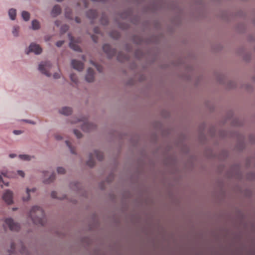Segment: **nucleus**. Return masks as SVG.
Segmentation results:
<instances>
[{
    "mask_svg": "<svg viewBox=\"0 0 255 255\" xmlns=\"http://www.w3.org/2000/svg\"><path fill=\"white\" fill-rule=\"evenodd\" d=\"M29 216L33 222L36 225L43 226L45 224V215L43 209L40 207L33 206L29 213Z\"/></svg>",
    "mask_w": 255,
    "mask_h": 255,
    "instance_id": "obj_1",
    "label": "nucleus"
},
{
    "mask_svg": "<svg viewBox=\"0 0 255 255\" xmlns=\"http://www.w3.org/2000/svg\"><path fill=\"white\" fill-rule=\"evenodd\" d=\"M94 156L96 157L97 159L99 160V161H101L103 159V153L99 151L95 150L93 154L92 153L90 154L89 159L87 162V164L90 167L94 166L95 164V162L94 160L93 159Z\"/></svg>",
    "mask_w": 255,
    "mask_h": 255,
    "instance_id": "obj_2",
    "label": "nucleus"
},
{
    "mask_svg": "<svg viewBox=\"0 0 255 255\" xmlns=\"http://www.w3.org/2000/svg\"><path fill=\"white\" fill-rule=\"evenodd\" d=\"M51 67V64L49 62L46 61L41 63L38 67L39 70L43 74H45L48 77L51 76L49 70Z\"/></svg>",
    "mask_w": 255,
    "mask_h": 255,
    "instance_id": "obj_3",
    "label": "nucleus"
},
{
    "mask_svg": "<svg viewBox=\"0 0 255 255\" xmlns=\"http://www.w3.org/2000/svg\"><path fill=\"white\" fill-rule=\"evenodd\" d=\"M4 222L11 231H17L20 229L19 225L17 223H15L11 218H7L5 220Z\"/></svg>",
    "mask_w": 255,
    "mask_h": 255,
    "instance_id": "obj_4",
    "label": "nucleus"
},
{
    "mask_svg": "<svg viewBox=\"0 0 255 255\" xmlns=\"http://www.w3.org/2000/svg\"><path fill=\"white\" fill-rule=\"evenodd\" d=\"M30 52H33L36 54H39L41 53L42 48L38 44L31 43L29 47L28 50L26 52V53L28 54Z\"/></svg>",
    "mask_w": 255,
    "mask_h": 255,
    "instance_id": "obj_5",
    "label": "nucleus"
},
{
    "mask_svg": "<svg viewBox=\"0 0 255 255\" xmlns=\"http://www.w3.org/2000/svg\"><path fill=\"white\" fill-rule=\"evenodd\" d=\"M103 49L109 58L113 57L116 53V50L112 48L109 44H104L103 46Z\"/></svg>",
    "mask_w": 255,
    "mask_h": 255,
    "instance_id": "obj_6",
    "label": "nucleus"
},
{
    "mask_svg": "<svg viewBox=\"0 0 255 255\" xmlns=\"http://www.w3.org/2000/svg\"><path fill=\"white\" fill-rule=\"evenodd\" d=\"M12 192L9 190H6L3 194L2 198L3 200L7 204H10L12 203Z\"/></svg>",
    "mask_w": 255,
    "mask_h": 255,
    "instance_id": "obj_7",
    "label": "nucleus"
},
{
    "mask_svg": "<svg viewBox=\"0 0 255 255\" xmlns=\"http://www.w3.org/2000/svg\"><path fill=\"white\" fill-rule=\"evenodd\" d=\"M68 36L70 40L69 45L71 48L75 51H81L80 47L77 43H75L74 38L70 34H68Z\"/></svg>",
    "mask_w": 255,
    "mask_h": 255,
    "instance_id": "obj_8",
    "label": "nucleus"
},
{
    "mask_svg": "<svg viewBox=\"0 0 255 255\" xmlns=\"http://www.w3.org/2000/svg\"><path fill=\"white\" fill-rule=\"evenodd\" d=\"M71 65L73 68L78 71H81L84 68V64L82 62L76 60H72Z\"/></svg>",
    "mask_w": 255,
    "mask_h": 255,
    "instance_id": "obj_9",
    "label": "nucleus"
},
{
    "mask_svg": "<svg viewBox=\"0 0 255 255\" xmlns=\"http://www.w3.org/2000/svg\"><path fill=\"white\" fill-rule=\"evenodd\" d=\"M86 80L88 82H93L94 80V71L93 69L89 68L87 70V74L86 76Z\"/></svg>",
    "mask_w": 255,
    "mask_h": 255,
    "instance_id": "obj_10",
    "label": "nucleus"
},
{
    "mask_svg": "<svg viewBox=\"0 0 255 255\" xmlns=\"http://www.w3.org/2000/svg\"><path fill=\"white\" fill-rule=\"evenodd\" d=\"M61 8L58 5H55L52 10L51 13L53 16H56L61 13Z\"/></svg>",
    "mask_w": 255,
    "mask_h": 255,
    "instance_id": "obj_11",
    "label": "nucleus"
},
{
    "mask_svg": "<svg viewBox=\"0 0 255 255\" xmlns=\"http://www.w3.org/2000/svg\"><path fill=\"white\" fill-rule=\"evenodd\" d=\"M87 15L89 18L94 19L97 17L98 13L96 10L91 9L87 11Z\"/></svg>",
    "mask_w": 255,
    "mask_h": 255,
    "instance_id": "obj_12",
    "label": "nucleus"
},
{
    "mask_svg": "<svg viewBox=\"0 0 255 255\" xmlns=\"http://www.w3.org/2000/svg\"><path fill=\"white\" fill-rule=\"evenodd\" d=\"M93 125L89 123H84L82 128L84 131H89L93 128Z\"/></svg>",
    "mask_w": 255,
    "mask_h": 255,
    "instance_id": "obj_13",
    "label": "nucleus"
},
{
    "mask_svg": "<svg viewBox=\"0 0 255 255\" xmlns=\"http://www.w3.org/2000/svg\"><path fill=\"white\" fill-rule=\"evenodd\" d=\"M60 113L64 115H69L72 113V109L69 107H64L60 111Z\"/></svg>",
    "mask_w": 255,
    "mask_h": 255,
    "instance_id": "obj_14",
    "label": "nucleus"
},
{
    "mask_svg": "<svg viewBox=\"0 0 255 255\" xmlns=\"http://www.w3.org/2000/svg\"><path fill=\"white\" fill-rule=\"evenodd\" d=\"M8 14L11 19H15L16 16V10L13 8H11L8 11Z\"/></svg>",
    "mask_w": 255,
    "mask_h": 255,
    "instance_id": "obj_15",
    "label": "nucleus"
},
{
    "mask_svg": "<svg viewBox=\"0 0 255 255\" xmlns=\"http://www.w3.org/2000/svg\"><path fill=\"white\" fill-rule=\"evenodd\" d=\"M36 190L35 188H32V189L30 190L28 188H27L26 189V193H27V197H23V200L24 201H28L30 199V195H29V193L30 192H35Z\"/></svg>",
    "mask_w": 255,
    "mask_h": 255,
    "instance_id": "obj_16",
    "label": "nucleus"
},
{
    "mask_svg": "<svg viewBox=\"0 0 255 255\" xmlns=\"http://www.w3.org/2000/svg\"><path fill=\"white\" fill-rule=\"evenodd\" d=\"M21 15H22V17L23 19L24 20L27 21L29 20V17H30V14L28 12L25 11H23L22 12Z\"/></svg>",
    "mask_w": 255,
    "mask_h": 255,
    "instance_id": "obj_17",
    "label": "nucleus"
},
{
    "mask_svg": "<svg viewBox=\"0 0 255 255\" xmlns=\"http://www.w3.org/2000/svg\"><path fill=\"white\" fill-rule=\"evenodd\" d=\"M39 23L36 20H34L32 21V29L36 30L39 28Z\"/></svg>",
    "mask_w": 255,
    "mask_h": 255,
    "instance_id": "obj_18",
    "label": "nucleus"
},
{
    "mask_svg": "<svg viewBox=\"0 0 255 255\" xmlns=\"http://www.w3.org/2000/svg\"><path fill=\"white\" fill-rule=\"evenodd\" d=\"M2 174L6 177H9V178H13L15 177V173H10L9 172H2Z\"/></svg>",
    "mask_w": 255,
    "mask_h": 255,
    "instance_id": "obj_19",
    "label": "nucleus"
},
{
    "mask_svg": "<svg viewBox=\"0 0 255 255\" xmlns=\"http://www.w3.org/2000/svg\"><path fill=\"white\" fill-rule=\"evenodd\" d=\"M118 59L121 62H124L128 59V57L126 55H124L123 57H122V54L120 53L118 56Z\"/></svg>",
    "mask_w": 255,
    "mask_h": 255,
    "instance_id": "obj_20",
    "label": "nucleus"
},
{
    "mask_svg": "<svg viewBox=\"0 0 255 255\" xmlns=\"http://www.w3.org/2000/svg\"><path fill=\"white\" fill-rule=\"evenodd\" d=\"M70 79L75 84H77L78 82V78L77 76L74 74H71L70 75Z\"/></svg>",
    "mask_w": 255,
    "mask_h": 255,
    "instance_id": "obj_21",
    "label": "nucleus"
},
{
    "mask_svg": "<svg viewBox=\"0 0 255 255\" xmlns=\"http://www.w3.org/2000/svg\"><path fill=\"white\" fill-rule=\"evenodd\" d=\"M120 36L119 32L117 31H113L111 33V36L113 37L114 38L117 39Z\"/></svg>",
    "mask_w": 255,
    "mask_h": 255,
    "instance_id": "obj_22",
    "label": "nucleus"
},
{
    "mask_svg": "<svg viewBox=\"0 0 255 255\" xmlns=\"http://www.w3.org/2000/svg\"><path fill=\"white\" fill-rule=\"evenodd\" d=\"M19 157L20 159L24 160H29L30 159V157L27 155L21 154L19 155Z\"/></svg>",
    "mask_w": 255,
    "mask_h": 255,
    "instance_id": "obj_23",
    "label": "nucleus"
},
{
    "mask_svg": "<svg viewBox=\"0 0 255 255\" xmlns=\"http://www.w3.org/2000/svg\"><path fill=\"white\" fill-rule=\"evenodd\" d=\"M65 16L68 18H72L71 11L70 9H66L65 11Z\"/></svg>",
    "mask_w": 255,
    "mask_h": 255,
    "instance_id": "obj_24",
    "label": "nucleus"
},
{
    "mask_svg": "<svg viewBox=\"0 0 255 255\" xmlns=\"http://www.w3.org/2000/svg\"><path fill=\"white\" fill-rule=\"evenodd\" d=\"M55 179V174H52L49 177V178L45 181V182L46 183H49L53 181Z\"/></svg>",
    "mask_w": 255,
    "mask_h": 255,
    "instance_id": "obj_25",
    "label": "nucleus"
},
{
    "mask_svg": "<svg viewBox=\"0 0 255 255\" xmlns=\"http://www.w3.org/2000/svg\"><path fill=\"white\" fill-rule=\"evenodd\" d=\"M19 27L18 26H14L13 28L12 33L14 36H17L18 35Z\"/></svg>",
    "mask_w": 255,
    "mask_h": 255,
    "instance_id": "obj_26",
    "label": "nucleus"
},
{
    "mask_svg": "<svg viewBox=\"0 0 255 255\" xmlns=\"http://www.w3.org/2000/svg\"><path fill=\"white\" fill-rule=\"evenodd\" d=\"M74 133L75 134V135L77 136V138H79L82 137V134L81 132L80 131H79L78 130L75 129L74 130Z\"/></svg>",
    "mask_w": 255,
    "mask_h": 255,
    "instance_id": "obj_27",
    "label": "nucleus"
},
{
    "mask_svg": "<svg viewBox=\"0 0 255 255\" xmlns=\"http://www.w3.org/2000/svg\"><path fill=\"white\" fill-rule=\"evenodd\" d=\"M66 143L67 146H68L69 148H70L71 153L73 154H75V152L74 151V149L72 147L70 142L69 141H66Z\"/></svg>",
    "mask_w": 255,
    "mask_h": 255,
    "instance_id": "obj_28",
    "label": "nucleus"
},
{
    "mask_svg": "<svg viewBox=\"0 0 255 255\" xmlns=\"http://www.w3.org/2000/svg\"><path fill=\"white\" fill-rule=\"evenodd\" d=\"M68 29V25H64L63 26H62V27H61V32L62 33H64L66 31H67Z\"/></svg>",
    "mask_w": 255,
    "mask_h": 255,
    "instance_id": "obj_29",
    "label": "nucleus"
},
{
    "mask_svg": "<svg viewBox=\"0 0 255 255\" xmlns=\"http://www.w3.org/2000/svg\"><path fill=\"white\" fill-rule=\"evenodd\" d=\"M57 170L59 174H64L65 171V169L63 167H58Z\"/></svg>",
    "mask_w": 255,
    "mask_h": 255,
    "instance_id": "obj_30",
    "label": "nucleus"
},
{
    "mask_svg": "<svg viewBox=\"0 0 255 255\" xmlns=\"http://www.w3.org/2000/svg\"><path fill=\"white\" fill-rule=\"evenodd\" d=\"M91 63L96 67L97 69L99 72L102 71V68L99 65L96 64L95 63L93 62V61H91Z\"/></svg>",
    "mask_w": 255,
    "mask_h": 255,
    "instance_id": "obj_31",
    "label": "nucleus"
},
{
    "mask_svg": "<svg viewBox=\"0 0 255 255\" xmlns=\"http://www.w3.org/2000/svg\"><path fill=\"white\" fill-rule=\"evenodd\" d=\"M63 43H64V41L60 40L56 42V45L57 47H61L63 45Z\"/></svg>",
    "mask_w": 255,
    "mask_h": 255,
    "instance_id": "obj_32",
    "label": "nucleus"
},
{
    "mask_svg": "<svg viewBox=\"0 0 255 255\" xmlns=\"http://www.w3.org/2000/svg\"><path fill=\"white\" fill-rule=\"evenodd\" d=\"M17 173L22 177L24 176V173L21 170H18Z\"/></svg>",
    "mask_w": 255,
    "mask_h": 255,
    "instance_id": "obj_33",
    "label": "nucleus"
},
{
    "mask_svg": "<svg viewBox=\"0 0 255 255\" xmlns=\"http://www.w3.org/2000/svg\"><path fill=\"white\" fill-rule=\"evenodd\" d=\"M57 193L55 191H53L51 193V197L53 198H58V197L56 196Z\"/></svg>",
    "mask_w": 255,
    "mask_h": 255,
    "instance_id": "obj_34",
    "label": "nucleus"
},
{
    "mask_svg": "<svg viewBox=\"0 0 255 255\" xmlns=\"http://www.w3.org/2000/svg\"><path fill=\"white\" fill-rule=\"evenodd\" d=\"M60 77V74L58 73H55L54 75H53V77L55 79H58Z\"/></svg>",
    "mask_w": 255,
    "mask_h": 255,
    "instance_id": "obj_35",
    "label": "nucleus"
},
{
    "mask_svg": "<svg viewBox=\"0 0 255 255\" xmlns=\"http://www.w3.org/2000/svg\"><path fill=\"white\" fill-rule=\"evenodd\" d=\"M94 31L95 33H100V29L99 27H96L94 28Z\"/></svg>",
    "mask_w": 255,
    "mask_h": 255,
    "instance_id": "obj_36",
    "label": "nucleus"
},
{
    "mask_svg": "<svg viewBox=\"0 0 255 255\" xmlns=\"http://www.w3.org/2000/svg\"><path fill=\"white\" fill-rule=\"evenodd\" d=\"M1 182H2L4 184H5L6 186H8V182H6V183H5L2 180V178H1V176L0 175V183Z\"/></svg>",
    "mask_w": 255,
    "mask_h": 255,
    "instance_id": "obj_37",
    "label": "nucleus"
},
{
    "mask_svg": "<svg viewBox=\"0 0 255 255\" xmlns=\"http://www.w3.org/2000/svg\"><path fill=\"white\" fill-rule=\"evenodd\" d=\"M55 138L57 139V140H60L62 138L61 137V135H55Z\"/></svg>",
    "mask_w": 255,
    "mask_h": 255,
    "instance_id": "obj_38",
    "label": "nucleus"
},
{
    "mask_svg": "<svg viewBox=\"0 0 255 255\" xmlns=\"http://www.w3.org/2000/svg\"><path fill=\"white\" fill-rule=\"evenodd\" d=\"M75 21H76V22H77V23H80V21H80V18L79 17H76L75 18Z\"/></svg>",
    "mask_w": 255,
    "mask_h": 255,
    "instance_id": "obj_39",
    "label": "nucleus"
},
{
    "mask_svg": "<svg viewBox=\"0 0 255 255\" xmlns=\"http://www.w3.org/2000/svg\"><path fill=\"white\" fill-rule=\"evenodd\" d=\"M13 133L15 134H18L21 133V131L20 130H14Z\"/></svg>",
    "mask_w": 255,
    "mask_h": 255,
    "instance_id": "obj_40",
    "label": "nucleus"
},
{
    "mask_svg": "<svg viewBox=\"0 0 255 255\" xmlns=\"http://www.w3.org/2000/svg\"><path fill=\"white\" fill-rule=\"evenodd\" d=\"M15 248V245L14 243H12L11 245V251H13Z\"/></svg>",
    "mask_w": 255,
    "mask_h": 255,
    "instance_id": "obj_41",
    "label": "nucleus"
},
{
    "mask_svg": "<svg viewBox=\"0 0 255 255\" xmlns=\"http://www.w3.org/2000/svg\"><path fill=\"white\" fill-rule=\"evenodd\" d=\"M9 156L10 157V158H14V157L16 156V154H10Z\"/></svg>",
    "mask_w": 255,
    "mask_h": 255,
    "instance_id": "obj_42",
    "label": "nucleus"
},
{
    "mask_svg": "<svg viewBox=\"0 0 255 255\" xmlns=\"http://www.w3.org/2000/svg\"><path fill=\"white\" fill-rule=\"evenodd\" d=\"M92 39H93V40H94V42H97V40L95 39V36L94 35H92Z\"/></svg>",
    "mask_w": 255,
    "mask_h": 255,
    "instance_id": "obj_43",
    "label": "nucleus"
},
{
    "mask_svg": "<svg viewBox=\"0 0 255 255\" xmlns=\"http://www.w3.org/2000/svg\"><path fill=\"white\" fill-rule=\"evenodd\" d=\"M55 23V24L57 26H59V23H58V21H56Z\"/></svg>",
    "mask_w": 255,
    "mask_h": 255,
    "instance_id": "obj_44",
    "label": "nucleus"
},
{
    "mask_svg": "<svg viewBox=\"0 0 255 255\" xmlns=\"http://www.w3.org/2000/svg\"><path fill=\"white\" fill-rule=\"evenodd\" d=\"M27 122L29 123H31V124H34V123L33 122H32L31 121H27Z\"/></svg>",
    "mask_w": 255,
    "mask_h": 255,
    "instance_id": "obj_45",
    "label": "nucleus"
},
{
    "mask_svg": "<svg viewBox=\"0 0 255 255\" xmlns=\"http://www.w3.org/2000/svg\"><path fill=\"white\" fill-rule=\"evenodd\" d=\"M58 1H61L62 0H56Z\"/></svg>",
    "mask_w": 255,
    "mask_h": 255,
    "instance_id": "obj_46",
    "label": "nucleus"
},
{
    "mask_svg": "<svg viewBox=\"0 0 255 255\" xmlns=\"http://www.w3.org/2000/svg\"><path fill=\"white\" fill-rule=\"evenodd\" d=\"M82 58H83V59L85 60V58H84V56H83V57H82Z\"/></svg>",
    "mask_w": 255,
    "mask_h": 255,
    "instance_id": "obj_47",
    "label": "nucleus"
}]
</instances>
